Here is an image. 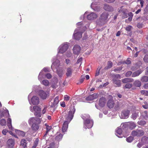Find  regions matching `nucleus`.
<instances>
[{
  "instance_id": "f257e3e1",
  "label": "nucleus",
  "mask_w": 148,
  "mask_h": 148,
  "mask_svg": "<svg viewBox=\"0 0 148 148\" xmlns=\"http://www.w3.org/2000/svg\"><path fill=\"white\" fill-rule=\"evenodd\" d=\"M75 111V107H73V108L71 109L69 112L68 114L65 116L66 120L64 122L62 128L63 133H64L66 131L68 127L69 123L73 119V114Z\"/></svg>"
},
{
  "instance_id": "f03ea898",
  "label": "nucleus",
  "mask_w": 148,
  "mask_h": 148,
  "mask_svg": "<svg viewBox=\"0 0 148 148\" xmlns=\"http://www.w3.org/2000/svg\"><path fill=\"white\" fill-rule=\"evenodd\" d=\"M84 120V129L86 130L87 128L88 129L91 128L93 125V121L90 118V116L88 114H84L81 116Z\"/></svg>"
},
{
  "instance_id": "7ed1b4c3",
  "label": "nucleus",
  "mask_w": 148,
  "mask_h": 148,
  "mask_svg": "<svg viewBox=\"0 0 148 148\" xmlns=\"http://www.w3.org/2000/svg\"><path fill=\"white\" fill-rule=\"evenodd\" d=\"M52 61V64L51 66V69L53 71H54L55 69H56L57 74L60 77H62L64 74L63 70L61 69L58 70L57 69L58 68L60 65V61L55 58H53Z\"/></svg>"
},
{
  "instance_id": "20e7f679",
  "label": "nucleus",
  "mask_w": 148,
  "mask_h": 148,
  "mask_svg": "<svg viewBox=\"0 0 148 148\" xmlns=\"http://www.w3.org/2000/svg\"><path fill=\"white\" fill-rule=\"evenodd\" d=\"M69 47L68 43L64 42L61 45L58 49V54L57 56V58H59V53L63 54L68 49Z\"/></svg>"
},
{
  "instance_id": "39448f33",
  "label": "nucleus",
  "mask_w": 148,
  "mask_h": 148,
  "mask_svg": "<svg viewBox=\"0 0 148 148\" xmlns=\"http://www.w3.org/2000/svg\"><path fill=\"white\" fill-rule=\"evenodd\" d=\"M33 95V92L30 93L28 96V99L30 104L32 103L34 105H37L39 103V98L36 96H33L31 98Z\"/></svg>"
},
{
  "instance_id": "423d86ee",
  "label": "nucleus",
  "mask_w": 148,
  "mask_h": 148,
  "mask_svg": "<svg viewBox=\"0 0 148 148\" xmlns=\"http://www.w3.org/2000/svg\"><path fill=\"white\" fill-rule=\"evenodd\" d=\"M88 12H86L84 16H81V18L82 19L84 18V16H86V14H87V19L90 21H93L96 19L98 16V15L96 14L93 12H90L88 14Z\"/></svg>"
},
{
  "instance_id": "0eeeda50",
  "label": "nucleus",
  "mask_w": 148,
  "mask_h": 148,
  "mask_svg": "<svg viewBox=\"0 0 148 148\" xmlns=\"http://www.w3.org/2000/svg\"><path fill=\"white\" fill-rule=\"evenodd\" d=\"M82 26L77 27L74 31L73 35V37L76 40H79L82 37V32L81 29Z\"/></svg>"
},
{
  "instance_id": "6e6552de",
  "label": "nucleus",
  "mask_w": 148,
  "mask_h": 148,
  "mask_svg": "<svg viewBox=\"0 0 148 148\" xmlns=\"http://www.w3.org/2000/svg\"><path fill=\"white\" fill-rule=\"evenodd\" d=\"M30 109L31 112H34V114L37 117L41 116V114L40 112L41 108L38 106H35L33 107L30 106Z\"/></svg>"
},
{
  "instance_id": "1a4fd4ad",
  "label": "nucleus",
  "mask_w": 148,
  "mask_h": 148,
  "mask_svg": "<svg viewBox=\"0 0 148 148\" xmlns=\"http://www.w3.org/2000/svg\"><path fill=\"white\" fill-rule=\"evenodd\" d=\"M108 16V13L104 12L103 13L99 18V21L102 23H104L107 21V19Z\"/></svg>"
},
{
  "instance_id": "9d476101",
  "label": "nucleus",
  "mask_w": 148,
  "mask_h": 148,
  "mask_svg": "<svg viewBox=\"0 0 148 148\" xmlns=\"http://www.w3.org/2000/svg\"><path fill=\"white\" fill-rule=\"evenodd\" d=\"M130 113V110H124L122 111L120 116L121 119H127Z\"/></svg>"
},
{
  "instance_id": "9b49d317",
  "label": "nucleus",
  "mask_w": 148,
  "mask_h": 148,
  "mask_svg": "<svg viewBox=\"0 0 148 148\" xmlns=\"http://www.w3.org/2000/svg\"><path fill=\"white\" fill-rule=\"evenodd\" d=\"M106 103V99L104 98H100L99 101L98 105L99 106H98V105L97 104H96L95 105V107L98 109H100V108L103 107Z\"/></svg>"
},
{
  "instance_id": "f8f14e48",
  "label": "nucleus",
  "mask_w": 148,
  "mask_h": 148,
  "mask_svg": "<svg viewBox=\"0 0 148 148\" xmlns=\"http://www.w3.org/2000/svg\"><path fill=\"white\" fill-rule=\"evenodd\" d=\"M41 122V119L34 117L31 118L28 120V123L30 125L36 123H40Z\"/></svg>"
},
{
  "instance_id": "ddd939ff",
  "label": "nucleus",
  "mask_w": 148,
  "mask_h": 148,
  "mask_svg": "<svg viewBox=\"0 0 148 148\" xmlns=\"http://www.w3.org/2000/svg\"><path fill=\"white\" fill-rule=\"evenodd\" d=\"M91 8L95 11H99L100 10V7L98 4V3L96 1L93 2L90 5Z\"/></svg>"
},
{
  "instance_id": "4468645a",
  "label": "nucleus",
  "mask_w": 148,
  "mask_h": 148,
  "mask_svg": "<svg viewBox=\"0 0 148 148\" xmlns=\"http://www.w3.org/2000/svg\"><path fill=\"white\" fill-rule=\"evenodd\" d=\"M81 50L80 47L78 45H76L74 46L73 51L74 54L78 55L80 52Z\"/></svg>"
},
{
  "instance_id": "2eb2a0df",
  "label": "nucleus",
  "mask_w": 148,
  "mask_h": 148,
  "mask_svg": "<svg viewBox=\"0 0 148 148\" xmlns=\"http://www.w3.org/2000/svg\"><path fill=\"white\" fill-rule=\"evenodd\" d=\"M39 96L42 99H46L47 96V92H46L42 90L39 91L38 92Z\"/></svg>"
},
{
  "instance_id": "dca6fc26",
  "label": "nucleus",
  "mask_w": 148,
  "mask_h": 148,
  "mask_svg": "<svg viewBox=\"0 0 148 148\" xmlns=\"http://www.w3.org/2000/svg\"><path fill=\"white\" fill-rule=\"evenodd\" d=\"M14 143V140L12 138L9 139L6 142V145L9 148H13Z\"/></svg>"
},
{
  "instance_id": "f3484780",
  "label": "nucleus",
  "mask_w": 148,
  "mask_h": 148,
  "mask_svg": "<svg viewBox=\"0 0 148 148\" xmlns=\"http://www.w3.org/2000/svg\"><path fill=\"white\" fill-rule=\"evenodd\" d=\"M125 125L128 126L129 128L131 130L134 128L136 126V124L134 122H132L125 123L123 124V125Z\"/></svg>"
},
{
  "instance_id": "a211bd4d",
  "label": "nucleus",
  "mask_w": 148,
  "mask_h": 148,
  "mask_svg": "<svg viewBox=\"0 0 148 148\" xmlns=\"http://www.w3.org/2000/svg\"><path fill=\"white\" fill-rule=\"evenodd\" d=\"M122 132V130L120 128H118L116 130L115 134L119 138H122V136H121Z\"/></svg>"
},
{
  "instance_id": "6ab92c4d",
  "label": "nucleus",
  "mask_w": 148,
  "mask_h": 148,
  "mask_svg": "<svg viewBox=\"0 0 148 148\" xmlns=\"http://www.w3.org/2000/svg\"><path fill=\"white\" fill-rule=\"evenodd\" d=\"M114 105V103L113 101L111 99L108 100L107 105L108 107L110 108H112Z\"/></svg>"
},
{
  "instance_id": "aec40b11",
  "label": "nucleus",
  "mask_w": 148,
  "mask_h": 148,
  "mask_svg": "<svg viewBox=\"0 0 148 148\" xmlns=\"http://www.w3.org/2000/svg\"><path fill=\"white\" fill-rule=\"evenodd\" d=\"M58 79L57 78L55 77L53 79V82L51 84V86L53 88H56L57 87V84Z\"/></svg>"
},
{
  "instance_id": "412c9836",
  "label": "nucleus",
  "mask_w": 148,
  "mask_h": 148,
  "mask_svg": "<svg viewBox=\"0 0 148 148\" xmlns=\"http://www.w3.org/2000/svg\"><path fill=\"white\" fill-rule=\"evenodd\" d=\"M27 142L26 140L22 139L20 142V146L22 148H25L27 146Z\"/></svg>"
},
{
  "instance_id": "4be33fe9",
  "label": "nucleus",
  "mask_w": 148,
  "mask_h": 148,
  "mask_svg": "<svg viewBox=\"0 0 148 148\" xmlns=\"http://www.w3.org/2000/svg\"><path fill=\"white\" fill-rule=\"evenodd\" d=\"M15 131L16 134L21 136L24 137L25 135V133L23 131L15 129Z\"/></svg>"
},
{
  "instance_id": "5701e85b",
  "label": "nucleus",
  "mask_w": 148,
  "mask_h": 148,
  "mask_svg": "<svg viewBox=\"0 0 148 148\" xmlns=\"http://www.w3.org/2000/svg\"><path fill=\"white\" fill-rule=\"evenodd\" d=\"M73 69L71 68L68 67L67 68V71L66 75L67 77H71V76Z\"/></svg>"
},
{
  "instance_id": "b1692460",
  "label": "nucleus",
  "mask_w": 148,
  "mask_h": 148,
  "mask_svg": "<svg viewBox=\"0 0 148 148\" xmlns=\"http://www.w3.org/2000/svg\"><path fill=\"white\" fill-rule=\"evenodd\" d=\"M38 78L39 80L40 81H41L42 79L45 78V74H44V73L42 71H41L40 72Z\"/></svg>"
},
{
  "instance_id": "393cba45",
  "label": "nucleus",
  "mask_w": 148,
  "mask_h": 148,
  "mask_svg": "<svg viewBox=\"0 0 148 148\" xmlns=\"http://www.w3.org/2000/svg\"><path fill=\"white\" fill-rule=\"evenodd\" d=\"M103 8L105 10L108 11H112L113 10V8L108 5L104 4Z\"/></svg>"
},
{
  "instance_id": "a878e982",
  "label": "nucleus",
  "mask_w": 148,
  "mask_h": 148,
  "mask_svg": "<svg viewBox=\"0 0 148 148\" xmlns=\"http://www.w3.org/2000/svg\"><path fill=\"white\" fill-rule=\"evenodd\" d=\"M142 71L141 70H138L133 73L132 75V77H134L138 76L142 72Z\"/></svg>"
},
{
  "instance_id": "bb28decb",
  "label": "nucleus",
  "mask_w": 148,
  "mask_h": 148,
  "mask_svg": "<svg viewBox=\"0 0 148 148\" xmlns=\"http://www.w3.org/2000/svg\"><path fill=\"white\" fill-rule=\"evenodd\" d=\"M38 123H34L32 125V128L34 131L37 130L39 128V127Z\"/></svg>"
},
{
  "instance_id": "cd10ccee",
  "label": "nucleus",
  "mask_w": 148,
  "mask_h": 148,
  "mask_svg": "<svg viewBox=\"0 0 148 148\" xmlns=\"http://www.w3.org/2000/svg\"><path fill=\"white\" fill-rule=\"evenodd\" d=\"M133 79L132 78H126L122 80V82L123 83H125L127 82H132Z\"/></svg>"
},
{
  "instance_id": "c85d7f7f",
  "label": "nucleus",
  "mask_w": 148,
  "mask_h": 148,
  "mask_svg": "<svg viewBox=\"0 0 148 148\" xmlns=\"http://www.w3.org/2000/svg\"><path fill=\"white\" fill-rule=\"evenodd\" d=\"M41 83L45 86H48L49 84V82L48 80L46 79L40 81Z\"/></svg>"
},
{
  "instance_id": "c756f323",
  "label": "nucleus",
  "mask_w": 148,
  "mask_h": 148,
  "mask_svg": "<svg viewBox=\"0 0 148 148\" xmlns=\"http://www.w3.org/2000/svg\"><path fill=\"white\" fill-rule=\"evenodd\" d=\"M141 142L143 144L148 143V138L146 136L143 137L142 138Z\"/></svg>"
},
{
  "instance_id": "7c9ffc66",
  "label": "nucleus",
  "mask_w": 148,
  "mask_h": 148,
  "mask_svg": "<svg viewBox=\"0 0 148 148\" xmlns=\"http://www.w3.org/2000/svg\"><path fill=\"white\" fill-rule=\"evenodd\" d=\"M59 97L58 96H57L55 98L52 104L53 106H55L58 103L59 101Z\"/></svg>"
},
{
  "instance_id": "2f4dec72",
  "label": "nucleus",
  "mask_w": 148,
  "mask_h": 148,
  "mask_svg": "<svg viewBox=\"0 0 148 148\" xmlns=\"http://www.w3.org/2000/svg\"><path fill=\"white\" fill-rule=\"evenodd\" d=\"M134 85L137 87H140L141 86V82L138 80H136L134 82Z\"/></svg>"
},
{
  "instance_id": "473e14b6",
  "label": "nucleus",
  "mask_w": 148,
  "mask_h": 148,
  "mask_svg": "<svg viewBox=\"0 0 148 148\" xmlns=\"http://www.w3.org/2000/svg\"><path fill=\"white\" fill-rule=\"evenodd\" d=\"M62 137L63 135L62 134H58V133H57V135L55 137V139L57 141H59L62 139Z\"/></svg>"
},
{
  "instance_id": "72a5a7b5",
  "label": "nucleus",
  "mask_w": 148,
  "mask_h": 148,
  "mask_svg": "<svg viewBox=\"0 0 148 148\" xmlns=\"http://www.w3.org/2000/svg\"><path fill=\"white\" fill-rule=\"evenodd\" d=\"M140 80L142 82H147L148 81V77L144 76L141 77Z\"/></svg>"
},
{
  "instance_id": "f704fd0d",
  "label": "nucleus",
  "mask_w": 148,
  "mask_h": 148,
  "mask_svg": "<svg viewBox=\"0 0 148 148\" xmlns=\"http://www.w3.org/2000/svg\"><path fill=\"white\" fill-rule=\"evenodd\" d=\"M113 81L114 84H116L115 86H116L119 87L121 86V83L120 80L114 79Z\"/></svg>"
},
{
  "instance_id": "c9c22d12",
  "label": "nucleus",
  "mask_w": 148,
  "mask_h": 148,
  "mask_svg": "<svg viewBox=\"0 0 148 148\" xmlns=\"http://www.w3.org/2000/svg\"><path fill=\"white\" fill-rule=\"evenodd\" d=\"M45 125L46 126V129L47 130V132L45 134L44 136L46 135L48 132L52 128L51 127L48 125L47 123H45Z\"/></svg>"
},
{
  "instance_id": "e433bc0d",
  "label": "nucleus",
  "mask_w": 148,
  "mask_h": 148,
  "mask_svg": "<svg viewBox=\"0 0 148 148\" xmlns=\"http://www.w3.org/2000/svg\"><path fill=\"white\" fill-rule=\"evenodd\" d=\"M7 124L8 126L9 129H10V127L12 128V120L10 118H9L7 120Z\"/></svg>"
},
{
  "instance_id": "4c0bfd02",
  "label": "nucleus",
  "mask_w": 148,
  "mask_h": 148,
  "mask_svg": "<svg viewBox=\"0 0 148 148\" xmlns=\"http://www.w3.org/2000/svg\"><path fill=\"white\" fill-rule=\"evenodd\" d=\"M138 132V136H140L144 134V132L143 130H137Z\"/></svg>"
},
{
  "instance_id": "58836bf2",
  "label": "nucleus",
  "mask_w": 148,
  "mask_h": 148,
  "mask_svg": "<svg viewBox=\"0 0 148 148\" xmlns=\"http://www.w3.org/2000/svg\"><path fill=\"white\" fill-rule=\"evenodd\" d=\"M38 138H36L34 142V143L32 147V148H36L37 145H38Z\"/></svg>"
},
{
  "instance_id": "ea45409f",
  "label": "nucleus",
  "mask_w": 148,
  "mask_h": 148,
  "mask_svg": "<svg viewBox=\"0 0 148 148\" xmlns=\"http://www.w3.org/2000/svg\"><path fill=\"white\" fill-rule=\"evenodd\" d=\"M0 124L2 126H4L6 125V121L4 119L0 120Z\"/></svg>"
},
{
  "instance_id": "a19ab883",
  "label": "nucleus",
  "mask_w": 148,
  "mask_h": 148,
  "mask_svg": "<svg viewBox=\"0 0 148 148\" xmlns=\"http://www.w3.org/2000/svg\"><path fill=\"white\" fill-rule=\"evenodd\" d=\"M138 115V112H136L132 114V118L134 120H135L137 117Z\"/></svg>"
},
{
  "instance_id": "79ce46f5",
  "label": "nucleus",
  "mask_w": 148,
  "mask_h": 148,
  "mask_svg": "<svg viewBox=\"0 0 148 148\" xmlns=\"http://www.w3.org/2000/svg\"><path fill=\"white\" fill-rule=\"evenodd\" d=\"M58 146L57 145H55L54 143H53L50 144V146L47 148H57Z\"/></svg>"
},
{
  "instance_id": "37998d69",
  "label": "nucleus",
  "mask_w": 148,
  "mask_h": 148,
  "mask_svg": "<svg viewBox=\"0 0 148 148\" xmlns=\"http://www.w3.org/2000/svg\"><path fill=\"white\" fill-rule=\"evenodd\" d=\"M10 130L8 131L9 133L12 135V136H14V137H15L16 138H17V137L16 135H15L13 134V133H12V131H13L14 130L13 128L12 127H12H10V129H9Z\"/></svg>"
},
{
  "instance_id": "c03bdc74",
  "label": "nucleus",
  "mask_w": 148,
  "mask_h": 148,
  "mask_svg": "<svg viewBox=\"0 0 148 148\" xmlns=\"http://www.w3.org/2000/svg\"><path fill=\"white\" fill-rule=\"evenodd\" d=\"M134 139L133 137L132 136H130L126 139V141L128 143L131 142Z\"/></svg>"
},
{
  "instance_id": "a18cd8bd",
  "label": "nucleus",
  "mask_w": 148,
  "mask_h": 148,
  "mask_svg": "<svg viewBox=\"0 0 148 148\" xmlns=\"http://www.w3.org/2000/svg\"><path fill=\"white\" fill-rule=\"evenodd\" d=\"M112 63L111 61H109L108 62L107 68L106 69H108L111 68L112 66Z\"/></svg>"
},
{
  "instance_id": "49530a36",
  "label": "nucleus",
  "mask_w": 148,
  "mask_h": 148,
  "mask_svg": "<svg viewBox=\"0 0 148 148\" xmlns=\"http://www.w3.org/2000/svg\"><path fill=\"white\" fill-rule=\"evenodd\" d=\"M143 103L144 105H143V107L145 109L148 108V103L145 101L143 102Z\"/></svg>"
},
{
  "instance_id": "de8ad7c7",
  "label": "nucleus",
  "mask_w": 148,
  "mask_h": 148,
  "mask_svg": "<svg viewBox=\"0 0 148 148\" xmlns=\"http://www.w3.org/2000/svg\"><path fill=\"white\" fill-rule=\"evenodd\" d=\"M141 93L143 95L145 96H148V92L146 90H143L140 91Z\"/></svg>"
},
{
  "instance_id": "09e8293b",
  "label": "nucleus",
  "mask_w": 148,
  "mask_h": 148,
  "mask_svg": "<svg viewBox=\"0 0 148 148\" xmlns=\"http://www.w3.org/2000/svg\"><path fill=\"white\" fill-rule=\"evenodd\" d=\"M137 3L138 4L140 3L141 8L143 7V4L144 3V0H137Z\"/></svg>"
},
{
  "instance_id": "8fccbe9b",
  "label": "nucleus",
  "mask_w": 148,
  "mask_h": 148,
  "mask_svg": "<svg viewBox=\"0 0 148 148\" xmlns=\"http://www.w3.org/2000/svg\"><path fill=\"white\" fill-rule=\"evenodd\" d=\"M138 132L137 130H134L132 131V135L133 136H138Z\"/></svg>"
},
{
  "instance_id": "3c124183",
  "label": "nucleus",
  "mask_w": 148,
  "mask_h": 148,
  "mask_svg": "<svg viewBox=\"0 0 148 148\" xmlns=\"http://www.w3.org/2000/svg\"><path fill=\"white\" fill-rule=\"evenodd\" d=\"M138 123L140 125H144L146 123L144 121L141 120L138 122Z\"/></svg>"
},
{
  "instance_id": "603ef678",
  "label": "nucleus",
  "mask_w": 148,
  "mask_h": 148,
  "mask_svg": "<svg viewBox=\"0 0 148 148\" xmlns=\"http://www.w3.org/2000/svg\"><path fill=\"white\" fill-rule=\"evenodd\" d=\"M132 86V84L127 83V84L125 86V87L126 88H130Z\"/></svg>"
},
{
  "instance_id": "864d4df0",
  "label": "nucleus",
  "mask_w": 148,
  "mask_h": 148,
  "mask_svg": "<svg viewBox=\"0 0 148 148\" xmlns=\"http://www.w3.org/2000/svg\"><path fill=\"white\" fill-rule=\"evenodd\" d=\"M128 15L130 16V17L128 18V20L130 21H132V16H133V14L131 12L129 13Z\"/></svg>"
},
{
  "instance_id": "5fc2aeb1",
  "label": "nucleus",
  "mask_w": 148,
  "mask_h": 148,
  "mask_svg": "<svg viewBox=\"0 0 148 148\" xmlns=\"http://www.w3.org/2000/svg\"><path fill=\"white\" fill-rule=\"evenodd\" d=\"M86 99L87 101L93 100V98L92 95H89L88 97L86 98Z\"/></svg>"
},
{
  "instance_id": "6e6d98bb",
  "label": "nucleus",
  "mask_w": 148,
  "mask_h": 148,
  "mask_svg": "<svg viewBox=\"0 0 148 148\" xmlns=\"http://www.w3.org/2000/svg\"><path fill=\"white\" fill-rule=\"evenodd\" d=\"M72 54L70 51H68L66 54V56L68 58L72 56Z\"/></svg>"
},
{
  "instance_id": "4d7b16f0",
  "label": "nucleus",
  "mask_w": 148,
  "mask_h": 148,
  "mask_svg": "<svg viewBox=\"0 0 148 148\" xmlns=\"http://www.w3.org/2000/svg\"><path fill=\"white\" fill-rule=\"evenodd\" d=\"M140 65H136L135 66H134L132 67V68L131 69L132 71H134L136 69H137L138 68L140 67Z\"/></svg>"
},
{
  "instance_id": "13d9d810",
  "label": "nucleus",
  "mask_w": 148,
  "mask_h": 148,
  "mask_svg": "<svg viewBox=\"0 0 148 148\" xmlns=\"http://www.w3.org/2000/svg\"><path fill=\"white\" fill-rule=\"evenodd\" d=\"M8 132V130L5 129L3 130L2 132V134L4 135H6V134Z\"/></svg>"
},
{
  "instance_id": "bf43d9fd",
  "label": "nucleus",
  "mask_w": 148,
  "mask_h": 148,
  "mask_svg": "<svg viewBox=\"0 0 148 148\" xmlns=\"http://www.w3.org/2000/svg\"><path fill=\"white\" fill-rule=\"evenodd\" d=\"M45 76L48 79H51L52 77L51 75L49 73L45 74Z\"/></svg>"
},
{
  "instance_id": "052dcab7",
  "label": "nucleus",
  "mask_w": 148,
  "mask_h": 148,
  "mask_svg": "<svg viewBox=\"0 0 148 148\" xmlns=\"http://www.w3.org/2000/svg\"><path fill=\"white\" fill-rule=\"evenodd\" d=\"M39 87H40L39 86H37V85L34 86H33V90H34L35 91L37 90L38 89Z\"/></svg>"
},
{
  "instance_id": "680f3d73",
  "label": "nucleus",
  "mask_w": 148,
  "mask_h": 148,
  "mask_svg": "<svg viewBox=\"0 0 148 148\" xmlns=\"http://www.w3.org/2000/svg\"><path fill=\"white\" fill-rule=\"evenodd\" d=\"M127 64H129L131 63V59L128 58L126 61L124 62Z\"/></svg>"
},
{
  "instance_id": "e2e57ef3",
  "label": "nucleus",
  "mask_w": 148,
  "mask_h": 148,
  "mask_svg": "<svg viewBox=\"0 0 148 148\" xmlns=\"http://www.w3.org/2000/svg\"><path fill=\"white\" fill-rule=\"evenodd\" d=\"M132 28V27L131 26H128L125 28L126 30L128 31L129 32L130 31Z\"/></svg>"
},
{
  "instance_id": "0e129e2a",
  "label": "nucleus",
  "mask_w": 148,
  "mask_h": 148,
  "mask_svg": "<svg viewBox=\"0 0 148 148\" xmlns=\"http://www.w3.org/2000/svg\"><path fill=\"white\" fill-rule=\"evenodd\" d=\"M47 106H46V105L45 106H44V108L42 110V114H44L45 113V112L46 111V110H47Z\"/></svg>"
},
{
  "instance_id": "69168bd1",
  "label": "nucleus",
  "mask_w": 148,
  "mask_h": 148,
  "mask_svg": "<svg viewBox=\"0 0 148 148\" xmlns=\"http://www.w3.org/2000/svg\"><path fill=\"white\" fill-rule=\"evenodd\" d=\"M144 61L146 62H148V55H146L144 58Z\"/></svg>"
},
{
  "instance_id": "338daca9",
  "label": "nucleus",
  "mask_w": 148,
  "mask_h": 148,
  "mask_svg": "<svg viewBox=\"0 0 148 148\" xmlns=\"http://www.w3.org/2000/svg\"><path fill=\"white\" fill-rule=\"evenodd\" d=\"M69 98L70 97L67 95L64 96V99L65 101H68L69 99Z\"/></svg>"
},
{
  "instance_id": "774afa93",
  "label": "nucleus",
  "mask_w": 148,
  "mask_h": 148,
  "mask_svg": "<svg viewBox=\"0 0 148 148\" xmlns=\"http://www.w3.org/2000/svg\"><path fill=\"white\" fill-rule=\"evenodd\" d=\"M100 68H98L96 70V73H95V76H98L99 74V71L100 70Z\"/></svg>"
}]
</instances>
